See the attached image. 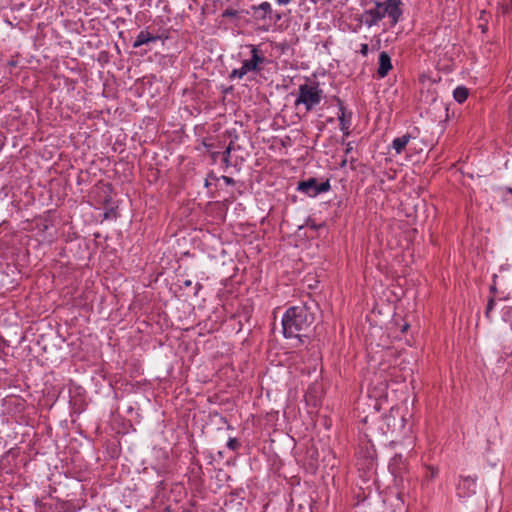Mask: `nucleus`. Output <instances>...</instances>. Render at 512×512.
Wrapping results in <instances>:
<instances>
[{"label":"nucleus","instance_id":"obj_1","mask_svg":"<svg viewBox=\"0 0 512 512\" xmlns=\"http://www.w3.org/2000/svg\"><path fill=\"white\" fill-rule=\"evenodd\" d=\"M314 320V313L307 304L289 307L281 320L283 336L297 339L299 344H304Z\"/></svg>","mask_w":512,"mask_h":512},{"label":"nucleus","instance_id":"obj_2","mask_svg":"<svg viewBox=\"0 0 512 512\" xmlns=\"http://www.w3.org/2000/svg\"><path fill=\"white\" fill-rule=\"evenodd\" d=\"M400 0L375 1V6L363 11L356 20L368 28L377 25L386 15L391 19V25H396L402 15Z\"/></svg>","mask_w":512,"mask_h":512},{"label":"nucleus","instance_id":"obj_3","mask_svg":"<svg viewBox=\"0 0 512 512\" xmlns=\"http://www.w3.org/2000/svg\"><path fill=\"white\" fill-rule=\"evenodd\" d=\"M322 98L323 90L319 82L306 79L305 83L299 85L295 106L302 104L306 111H311L320 104Z\"/></svg>","mask_w":512,"mask_h":512},{"label":"nucleus","instance_id":"obj_4","mask_svg":"<svg viewBox=\"0 0 512 512\" xmlns=\"http://www.w3.org/2000/svg\"><path fill=\"white\" fill-rule=\"evenodd\" d=\"M251 49V58L246 59L242 62V66L237 69H233L229 78L233 79H242L245 75L250 72H260L263 69V65L266 62V58L260 52L259 48L255 45H249Z\"/></svg>","mask_w":512,"mask_h":512},{"label":"nucleus","instance_id":"obj_5","mask_svg":"<svg viewBox=\"0 0 512 512\" xmlns=\"http://www.w3.org/2000/svg\"><path fill=\"white\" fill-rule=\"evenodd\" d=\"M331 189L330 180L326 179L319 183L314 177L298 182L297 191L309 196L316 197L321 193L328 192Z\"/></svg>","mask_w":512,"mask_h":512},{"label":"nucleus","instance_id":"obj_6","mask_svg":"<svg viewBox=\"0 0 512 512\" xmlns=\"http://www.w3.org/2000/svg\"><path fill=\"white\" fill-rule=\"evenodd\" d=\"M251 10L254 12L253 17L256 20L274 19L275 21H279L281 19V15L274 13L271 4L267 1L262 2L259 5L251 6Z\"/></svg>","mask_w":512,"mask_h":512},{"label":"nucleus","instance_id":"obj_7","mask_svg":"<svg viewBox=\"0 0 512 512\" xmlns=\"http://www.w3.org/2000/svg\"><path fill=\"white\" fill-rule=\"evenodd\" d=\"M476 492V479L470 476L462 477L458 486L457 493L460 497H470Z\"/></svg>","mask_w":512,"mask_h":512},{"label":"nucleus","instance_id":"obj_8","mask_svg":"<svg viewBox=\"0 0 512 512\" xmlns=\"http://www.w3.org/2000/svg\"><path fill=\"white\" fill-rule=\"evenodd\" d=\"M338 106H339V115L338 120L340 124V130L343 132L345 136H348L350 134V126H351V118L352 113L347 112L343 102L338 99Z\"/></svg>","mask_w":512,"mask_h":512},{"label":"nucleus","instance_id":"obj_9","mask_svg":"<svg viewBox=\"0 0 512 512\" xmlns=\"http://www.w3.org/2000/svg\"><path fill=\"white\" fill-rule=\"evenodd\" d=\"M392 60L386 51L379 54L377 76L379 79L385 78L390 70H392Z\"/></svg>","mask_w":512,"mask_h":512},{"label":"nucleus","instance_id":"obj_10","mask_svg":"<svg viewBox=\"0 0 512 512\" xmlns=\"http://www.w3.org/2000/svg\"><path fill=\"white\" fill-rule=\"evenodd\" d=\"M412 138H414V137L412 135L408 134V133L404 134V135H402L400 137H396L392 141V144H391V146L394 149L395 153L397 155L401 154L405 150L407 144L409 143V141Z\"/></svg>","mask_w":512,"mask_h":512},{"label":"nucleus","instance_id":"obj_11","mask_svg":"<svg viewBox=\"0 0 512 512\" xmlns=\"http://www.w3.org/2000/svg\"><path fill=\"white\" fill-rule=\"evenodd\" d=\"M159 39V36H153L151 35L147 30H141L139 34L137 35L134 43L133 48H138L142 45L148 44L150 42H155Z\"/></svg>","mask_w":512,"mask_h":512},{"label":"nucleus","instance_id":"obj_12","mask_svg":"<svg viewBox=\"0 0 512 512\" xmlns=\"http://www.w3.org/2000/svg\"><path fill=\"white\" fill-rule=\"evenodd\" d=\"M469 96V91L464 86H458L453 91V98L458 103H464Z\"/></svg>","mask_w":512,"mask_h":512},{"label":"nucleus","instance_id":"obj_13","mask_svg":"<svg viewBox=\"0 0 512 512\" xmlns=\"http://www.w3.org/2000/svg\"><path fill=\"white\" fill-rule=\"evenodd\" d=\"M502 320L512 327V306H505L503 308Z\"/></svg>","mask_w":512,"mask_h":512},{"label":"nucleus","instance_id":"obj_14","mask_svg":"<svg viewBox=\"0 0 512 512\" xmlns=\"http://www.w3.org/2000/svg\"><path fill=\"white\" fill-rule=\"evenodd\" d=\"M232 146L228 145L224 152L222 153V161L225 163L226 167L230 165V154H231Z\"/></svg>","mask_w":512,"mask_h":512},{"label":"nucleus","instance_id":"obj_15","mask_svg":"<svg viewBox=\"0 0 512 512\" xmlns=\"http://www.w3.org/2000/svg\"><path fill=\"white\" fill-rule=\"evenodd\" d=\"M210 180H219V177H217L213 172H210L205 179L204 186L206 188H208L211 185Z\"/></svg>","mask_w":512,"mask_h":512},{"label":"nucleus","instance_id":"obj_16","mask_svg":"<svg viewBox=\"0 0 512 512\" xmlns=\"http://www.w3.org/2000/svg\"><path fill=\"white\" fill-rule=\"evenodd\" d=\"M368 53H369V46H368V44H366V43H362V44L360 45V54H361L363 57H367Z\"/></svg>","mask_w":512,"mask_h":512},{"label":"nucleus","instance_id":"obj_17","mask_svg":"<svg viewBox=\"0 0 512 512\" xmlns=\"http://www.w3.org/2000/svg\"><path fill=\"white\" fill-rule=\"evenodd\" d=\"M238 12L234 9H226L223 13L224 17H236Z\"/></svg>","mask_w":512,"mask_h":512},{"label":"nucleus","instance_id":"obj_18","mask_svg":"<svg viewBox=\"0 0 512 512\" xmlns=\"http://www.w3.org/2000/svg\"><path fill=\"white\" fill-rule=\"evenodd\" d=\"M219 179H222L226 185H234L235 184V181L233 178L225 176V175L221 176Z\"/></svg>","mask_w":512,"mask_h":512},{"label":"nucleus","instance_id":"obj_19","mask_svg":"<svg viewBox=\"0 0 512 512\" xmlns=\"http://www.w3.org/2000/svg\"><path fill=\"white\" fill-rule=\"evenodd\" d=\"M494 306H495V299H494V297H491V298L488 300V303H487L486 308H487L488 310H493V309H494Z\"/></svg>","mask_w":512,"mask_h":512},{"label":"nucleus","instance_id":"obj_20","mask_svg":"<svg viewBox=\"0 0 512 512\" xmlns=\"http://www.w3.org/2000/svg\"><path fill=\"white\" fill-rule=\"evenodd\" d=\"M107 452L111 458H117V457H119L120 450L113 449V450H107Z\"/></svg>","mask_w":512,"mask_h":512},{"label":"nucleus","instance_id":"obj_21","mask_svg":"<svg viewBox=\"0 0 512 512\" xmlns=\"http://www.w3.org/2000/svg\"><path fill=\"white\" fill-rule=\"evenodd\" d=\"M312 453H311V459L312 461L315 462V464L317 463V460H318V451L317 450H310ZM311 465H314V463H311Z\"/></svg>","mask_w":512,"mask_h":512},{"label":"nucleus","instance_id":"obj_22","mask_svg":"<svg viewBox=\"0 0 512 512\" xmlns=\"http://www.w3.org/2000/svg\"><path fill=\"white\" fill-rule=\"evenodd\" d=\"M236 444L235 438H229L226 444V448H234V445Z\"/></svg>","mask_w":512,"mask_h":512},{"label":"nucleus","instance_id":"obj_23","mask_svg":"<svg viewBox=\"0 0 512 512\" xmlns=\"http://www.w3.org/2000/svg\"><path fill=\"white\" fill-rule=\"evenodd\" d=\"M352 149H353L352 144L349 142L345 149V155H348L352 151Z\"/></svg>","mask_w":512,"mask_h":512},{"label":"nucleus","instance_id":"obj_24","mask_svg":"<svg viewBox=\"0 0 512 512\" xmlns=\"http://www.w3.org/2000/svg\"><path fill=\"white\" fill-rule=\"evenodd\" d=\"M491 312H492V310H488V309L486 308V310H485V317H486L490 322L492 321V318H491Z\"/></svg>","mask_w":512,"mask_h":512},{"label":"nucleus","instance_id":"obj_25","mask_svg":"<svg viewBox=\"0 0 512 512\" xmlns=\"http://www.w3.org/2000/svg\"><path fill=\"white\" fill-rule=\"evenodd\" d=\"M278 5H287L291 0H276Z\"/></svg>","mask_w":512,"mask_h":512},{"label":"nucleus","instance_id":"obj_26","mask_svg":"<svg viewBox=\"0 0 512 512\" xmlns=\"http://www.w3.org/2000/svg\"><path fill=\"white\" fill-rule=\"evenodd\" d=\"M223 452H224L223 450H218L217 451V456H218L219 459L223 458Z\"/></svg>","mask_w":512,"mask_h":512},{"label":"nucleus","instance_id":"obj_27","mask_svg":"<svg viewBox=\"0 0 512 512\" xmlns=\"http://www.w3.org/2000/svg\"><path fill=\"white\" fill-rule=\"evenodd\" d=\"M346 164H347V159H346V158H344V159L342 160L341 164H340V167H341V168H343V167H345V166H346Z\"/></svg>","mask_w":512,"mask_h":512},{"label":"nucleus","instance_id":"obj_28","mask_svg":"<svg viewBox=\"0 0 512 512\" xmlns=\"http://www.w3.org/2000/svg\"><path fill=\"white\" fill-rule=\"evenodd\" d=\"M490 291H491L492 293H495V292L497 291L496 286H495V285L491 286V287H490Z\"/></svg>","mask_w":512,"mask_h":512},{"label":"nucleus","instance_id":"obj_29","mask_svg":"<svg viewBox=\"0 0 512 512\" xmlns=\"http://www.w3.org/2000/svg\"><path fill=\"white\" fill-rule=\"evenodd\" d=\"M208 458L210 459V460H209V463H212L213 461H215V460H216V457H214V456H211V457H208Z\"/></svg>","mask_w":512,"mask_h":512},{"label":"nucleus","instance_id":"obj_30","mask_svg":"<svg viewBox=\"0 0 512 512\" xmlns=\"http://www.w3.org/2000/svg\"><path fill=\"white\" fill-rule=\"evenodd\" d=\"M408 327H409V326H408V324H405V325L403 326V328H402V331H403V332H404V331H406V330L408 329Z\"/></svg>","mask_w":512,"mask_h":512},{"label":"nucleus","instance_id":"obj_31","mask_svg":"<svg viewBox=\"0 0 512 512\" xmlns=\"http://www.w3.org/2000/svg\"><path fill=\"white\" fill-rule=\"evenodd\" d=\"M190 284H191V282H190V281H186V282H185V285H186V286H189Z\"/></svg>","mask_w":512,"mask_h":512},{"label":"nucleus","instance_id":"obj_32","mask_svg":"<svg viewBox=\"0 0 512 512\" xmlns=\"http://www.w3.org/2000/svg\"><path fill=\"white\" fill-rule=\"evenodd\" d=\"M378 46H379V44H378V45H374L373 49H377V48H378Z\"/></svg>","mask_w":512,"mask_h":512},{"label":"nucleus","instance_id":"obj_33","mask_svg":"<svg viewBox=\"0 0 512 512\" xmlns=\"http://www.w3.org/2000/svg\"><path fill=\"white\" fill-rule=\"evenodd\" d=\"M508 191H509L510 193H512V189H511V188H509V189H508Z\"/></svg>","mask_w":512,"mask_h":512},{"label":"nucleus","instance_id":"obj_34","mask_svg":"<svg viewBox=\"0 0 512 512\" xmlns=\"http://www.w3.org/2000/svg\"><path fill=\"white\" fill-rule=\"evenodd\" d=\"M512 2V0H510Z\"/></svg>","mask_w":512,"mask_h":512}]
</instances>
